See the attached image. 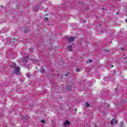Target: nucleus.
Wrapping results in <instances>:
<instances>
[{"label": "nucleus", "instance_id": "1", "mask_svg": "<svg viewBox=\"0 0 127 127\" xmlns=\"http://www.w3.org/2000/svg\"><path fill=\"white\" fill-rule=\"evenodd\" d=\"M10 66V67L14 68V72H13V74H19V70H20V67L19 66H16L15 63H13Z\"/></svg>", "mask_w": 127, "mask_h": 127}, {"label": "nucleus", "instance_id": "2", "mask_svg": "<svg viewBox=\"0 0 127 127\" xmlns=\"http://www.w3.org/2000/svg\"><path fill=\"white\" fill-rule=\"evenodd\" d=\"M26 62H27V59L24 58L23 60L20 62V65H25Z\"/></svg>", "mask_w": 127, "mask_h": 127}, {"label": "nucleus", "instance_id": "3", "mask_svg": "<svg viewBox=\"0 0 127 127\" xmlns=\"http://www.w3.org/2000/svg\"><path fill=\"white\" fill-rule=\"evenodd\" d=\"M68 41H69L70 42H72L73 41H74V40H75V39H76V37H70L69 38H67Z\"/></svg>", "mask_w": 127, "mask_h": 127}, {"label": "nucleus", "instance_id": "4", "mask_svg": "<svg viewBox=\"0 0 127 127\" xmlns=\"http://www.w3.org/2000/svg\"><path fill=\"white\" fill-rule=\"evenodd\" d=\"M70 124H71L70 123V122L68 121H65V122L64 123V126L65 127H69V126H70Z\"/></svg>", "mask_w": 127, "mask_h": 127}, {"label": "nucleus", "instance_id": "5", "mask_svg": "<svg viewBox=\"0 0 127 127\" xmlns=\"http://www.w3.org/2000/svg\"><path fill=\"white\" fill-rule=\"evenodd\" d=\"M32 60L34 61L33 63H34V64H39V62L36 60V59H32Z\"/></svg>", "mask_w": 127, "mask_h": 127}, {"label": "nucleus", "instance_id": "6", "mask_svg": "<svg viewBox=\"0 0 127 127\" xmlns=\"http://www.w3.org/2000/svg\"><path fill=\"white\" fill-rule=\"evenodd\" d=\"M117 124L118 123V121L117 120H115V119H113V121L111 122V125H115V123Z\"/></svg>", "mask_w": 127, "mask_h": 127}, {"label": "nucleus", "instance_id": "7", "mask_svg": "<svg viewBox=\"0 0 127 127\" xmlns=\"http://www.w3.org/2000/svg\"><path fill=\"white\" fill-rule=\"evenodd\" d=\"M33 11H35V12H37L38 11V7H35L34 8Z\"/></svg>", "mask_w": 127, "mask_h": 127}, {"label": "nucleus", "instance_id": "8", "mask_svg": "<svg viewBox=\"0 0 127 127\" xmlns=\"http://www.w3.org/2000/svg\"><path fill=\"white\" fill-rule=\"evenodd\" d=\"M40 71L41 72V73H44L45 72V70L43 69V67H41Z\"/></svg>", "mask_w": 127, "mask_h": 127}, {"label": "nucleus", "instance_id": "9", "mask_svg": "<svg viewBox=\"0 0 127 127\" xmlns=\"http://www.w3.org/2000/svg\"><path fill=\"white\" fill-rule=\"evenodd\" d=\"M67 49L69 51H71V50H72V46H68L67 47Z\"/></svg>", "mask_w": 127, "mask_h": 127}, {"label": "nucleus", "instance_id": "10", "mask_svg": "<svg viewBox=\"0 0 127 127\" xmlns=\"http://www.w3.org/2000/svg\"><path fill=\"white\" fill-rule=\"evenodd\" d=\"M30 31V28H28V29L27 30H25V33H27V32H29Z\"/></svg>", "mask_w": 127, "mask_h": 127}, {"label": "nucleus", "instance_id": "11", "mask_svg": "<svg viewBox=\"0 0 127 127\" xmlns=\"http://www.w3.org/2000/svg\"><path fill=\"white\" fill-rule=\"evenodd\" d=\"M85 106H86V107H90V104H89V103L86 102V103H85Z\"/></svg>", "mask_w": 127, "mask_h": 127}, {"label": "nucleus", "instance_id": "12", "mask_svg": "<svg viewBox=\"0 0 127 127\" xmlns=\"http://www.w3.org/2000/svg\"><path fill=\"white\" fill-rule=\"evenodd\" d=\"M29 51L31 52V53H32V52H33V48H31L29 50Z\"/></svg>", "mask_w": 127, "mask_h": 127}, {"label": "nucleus", "instance_id": "13", "mask_svg": "<svg viewBox=\"0 0 127 127\" xmlns=\"http://www.w3.org/2000/svg\"><path fill=\"white\" fill-rule=\"evenodd\" d=\"M92 63V60H89V61L87 62V63Z\"/></svg>", "mask_w": 127, "mask_h": 127}, {"label": "nucleus", "instance_id": "14", "mask_svg": "<svg viewBox=\"0 0 127 127\" xmlns=\"http://www.w3.org/2000/svg\"><path fill=\"white\" fill-rule=\"evenodd\" d=\"M27 77H30V74L29 73L27 74Z\"/></svg>", "mask_w": 127, "mask_h": 127}, {"label": "nucleus", "instance_id": "15", "mask_svg": "<svg viewBox=\"0 0 127 127\" xmlns=\"http://www.w3.org/2000/svg\"><path fill=\"white\" fill-rule=\"evenodd\" d=\"M45 20H46V21L48 20V18H45Z\"/></svg>", "mask_w": 127, "mask_h": 127}, {"label": "nucleus", "instance_id": "16", "mask_svg": "<svg viewBox=\"0 0 127 127\" xmlns=\"http://www.w3.org/2000/svg\"><path fill=\"white\" fill-rule=\"evenodd\" d=\"M42 123H45V121L44 120H42Z\"/></svg>", "mask_w": 127, "mask_h": 127}, {"label": "nucleus", "instance_id": "17", "mask_svg": "<svg viewBox=\"0 0 127 127\" xmlns=\"http://www.w3.org/2000/svg\"><path fill=\"white\" fill-rule=\"evenodd\" d=\"M27 67H28V68L29 69V67H30L29 64H28Z\"/></svg>", "mask_w": 127, "mask_h": 127}, {"label": "nucleus", "instance_id": "18", "mask_svg": "<svg viewBox=\"0 0 127 127\" xmlns=\"http://www.w3.org/2000/svg\"><path fill=\"white\" fill-rule=\"evenodd\" d=\"M76 71H77V72H79V69H77Z\"/></svg>", "mask_w": 127, "mask_h": 127}, {"label": "nucleus", "instance_id": "19", "mask_svg": "<svg viewBox=\"0 0 127 127\" xmlns=\"http://www.w3.org/2000/svg\"><path fill=\"white\" fill-rule=\"evenodd\" d=\"M106 52H109L110 51H109V50H106Z\"/></svg>", "mask_w": 127, "mask_h": 127}, {"label": "nucleus", "instance_id": "20", "mask_svg": "<svg viewBox=\"0 0 127 127\" xmlns=\"http://www.w3.org/2000/svg\"><path fill=\"white\" fill-rule=\"evenodd\" d=\"M111 66H112V67H114V65H112Z\"/></svg>", "mask_w": 127, "mask_h": 127}, {"label": "nucleus", "instance_id": "21", "mask_svg": "<svg viewBox=\"0 0 127 127\" xmlns=\"http://www.w3.org/2000/svg\"><path fill=\"white\" fill-rule=\"evenodd\" d=\"M65 76H67V74H65Z\"/></svg>", "mask_w": 127, "mask_h": 127}, {"label": "nucleus", "instance_id": "22", "mask_svg": "<svg viewBox=\"0 0 127 127\" xmlns=\"http://www.w3.org/2000/svg\"><path fill=\"white\" fill-rule=\"evenodd\" d=\"M126 21H127V19L126 20Z\"/></svg>", "mask_w": 127, "mask_h": 127}]
</instances>
